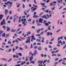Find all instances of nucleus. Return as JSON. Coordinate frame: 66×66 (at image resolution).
Wrapping results in <instances>:
<instances>
[{
	"label": "nucleus",
	"mask_w": 66,
	"mask_h": 66,
	"mask_svg": "<svg viewBox=\"0 0 66 66\" xmlns=\"http://www.w3.org/2000/svg\"><path fill=\"white\" fill-rule=\"evenodd\" d=\"M61 40H58L57 41V44L58 45H60V44L61 43V45H64L65 44V41H63V42L61 41Z\"/></svg>",
	"instance_id": "obj_1"
},
{
	"label": "nucleus",
	"mask_w": 66,
	"mask_h": 66,
	"mask_svg": "<svg viewBox=\"0 0 66 66\" xmlns=\"http://www.w3.org/2000/svg\"><path fill=\"white\" fill-rule=\"evenodd\" d=\"M5 20L4 19H3V21L1 23V26H2L4 24H5L6 22Z\"/></svg>",
	"instance_id": "obj_2"
},
{
	"label": "nucleus",
	"mask_w": 66,
	"mask_h": 66,
	"mask_svg": "<svg viewBox=\"0 0 66 66\" xmlns=\"http://www.w3.org/2000/svg\"><path fill=\"white\" fill-rule=\"evenodd\" d=\"M12 4H13V3L10 2V4L8 5V6L9 7V9H10V8H11L12 7Z\"/></svg>",
	"instance_id": "obj_3"
},
{
	"label": "nucleus",
	"mask_w": 66,
	"mask_h": 66,
	"mask_svg": "<svg viewBox=\"0 0 66 66\" xmlns=\"http://www.w3.org/2000/svg\"><path fill=\"white\" fill-rule=\"evenodd\" d=\"M32 38H31V42H32L33 41V40H36V39L35 37H34V35H33L32 36Z\"/></svg>",
	"instance_id": "obj_4"
},
{
	"label": "nucleus",
	"mask_w": 66,
	"mask_h": 66,
	"mask_svg": "<svg viewBox=\"0 0 66 66\" xmlns=\"http://www.w3.org/2000/svg\"><path fill=\"white\" fill-rule=\"evenodd\" d=\"M39 23H43V20H44L43 19L40 18L39 19Z\"/></svg>",
	"instance_id": "obj_5"
},
{
	"label": "nucleus",
	"mask_w": 66,
	"mask_h": 66,
	"mask_svg": "<svg viewBox=\"0 0 66 66\" xmlns=\"http://www.w3.org/2000/svg\"><path fill=\"white\" fill-rule=\"evenodd\" d=\"M5 15H6V14H7V13H9V11L7 10L6 9H5Z\"/></svg>",
	"instance_id": "obj_6"
},
{
	"label": "nucleus",
	"mask_w": 66,
	"mask_h": 66,
	"mask_svg": "<svg viewBox=\"0 0 66 66\" xmlns=\"http://www.w3.org/2000/svg\"><path fill=\"white\" fill-rule=\"evenodd\" d=\"M30 40L31 39H27V40L26 41V43H30Z\"/></svg>",
	"instance_id": "obj_7"
},
{
	"label": "nucleus",
	"mask_w": 66,
	"mask_h": 66,
	"mask_svg": "<svg viewBox=\"0 0 66 66\" xmlns=\"http://www.w3.org/2000/svg\"><path fill=\"white\" fill-rule=\"evenodd\" d=\"M28 22H26V21H23V22H22V23L23 24H24V26H26L27 25V24L26 23H27Z\"/></svg>",
	"instance_id": "obj_8"
},
{
	"label": "nucleus",
	"mask_w": 66,
	"mask_h": 66,
	"mask_svg": "<svg viewBox=\"0 0 66 66\" xmlns=\"http://www.w3.org/2000/svg\"><path fill=\"white\" fill-rule=\"evenodd\" d=\"M43 62V60H42L41 61L39 60L38 61V63L39 64H41Z\"/></svg>",
	"instance_id": "obj_9"
},
{
	"label": "nucleus",
	"mask_w": 66,
	"mask_h": 66,
	"mask_svg": "<svg viewBox=\"0 0 66 66\" xmlns=\"http://www.w3.org/2000/svg\"><path fill=\"white\" fill-rule=\"evenodd\" d=\"M15 31H16V29L13 30L12 29L10 30V32H15Z\"/></svg>",
	"instance_id": "obj_10"
},
{
	"label": "nucleus",
	"mask_w": 66,
	"mask_h": 66,
	"mask_svg": "<svg viewBox=\"0 0 66 66\" xmlns=\"http://www.w3.org/2000/svg\"><path fill=\"white\" fill-rule=\"evenodd\" d=\"M6 29H7V31H9V30H10V28L9 27L7 26L6 27Z\"/></svg>",
	"instance_id": "obj_11"
},
{
	"label": "nucleus",
	"mask_w": 66,
	"mask_h": 66,
	"mask_svg": "<svg viewBox=\"0 0 66 66\" xmlns=\"http://www.w3.org/2000/svg\"><path fill=\"white\" fill-rule=\"evenodd\" d=\"M26 62L25 61H24V62H22L21 63L20 65H22L23 64H25V63Z\"/></svg>",
	"instance_id": "obj_12"
},
{
	"label": "nucleus",
	"mask_w": 66,
	"mask_h": 66,
	"mask_svg": "<svg viewBox=\"0 0 66 66\" xmlns=\"http://www.w3.org/2000/svg\"><path fill=\"white\" fill-rule=\"evenodd\" d=\"M2 18H3V15H0V20H2Z\"/></svg>",
	"instance_id": "obj_13"
},
{
	"label": "nucleus",
	"mask_w": 66,
	"mask_h": 66,
	"mask_svg": "<svg viewBox=\"0 0 66 66\" xmlns=\"http://www.w3.org/2000/svg\"><path fill=\"white\" fill-rule=\"evenodd\" d=\"M37 51L36 50H35V52H34V55H36V54H37Z\"/></svg>",
	"instance_id": "obj_14"
},
{
	"label": "nucleus",
	"mask_w": 66,
	"mask_h": 66,
	"mask_svg": "<svg viewBox=\"0 0 66 66\" xmlns=\"http://www.w3.org/2000/svg\"><path fill=\"white\" fill-rule=\"evenodd\" d=\"M40 31V29H38V30H37L36 31L37 33H39Z\"/></svg>",
	"instance_id": "obj_15"
},
{
	"label": "nucleus",
	"mask_w": 66,
	"mask_h": 66,
	"mask_svg": "<svg viewBox=\"0 0 66 66\" xmlns=\"http://www.w3.org/2000/svg\"><path fill=\"white\" fill-rule=\"evenodd\" d=\"M21 16H20L19 17V23L21 22Z\"/></svg>",
	"instance_id": "obj_16"
},
{
	"label": "nucleus",
	"mask_w": 66,
	"mask_h": 66,
	"mask_svg": "<svg viewBox=\"0 0 66 66\" xmlns=\"http://www.w3.org/2000/svg\"><path fill=\"white\" fill-rule=\"evenodd\" d=\"M38 50H42V47L40 46H39L38 48Z\"/></svg>",
	"instance_id": "obj_17"
},
{
	"label": "nucleus",
	"mask_w": 66,
	"mask_h": 66,
	"mask_svg": "<svg viewBox=\"0 0 66 66\" xmlns=\"http://www.w3.org/2000/svg\"><path fill=\"white\" fill-rule=\"evenodd\" d=\"M1 60H3V61H7V59H6L5 58H2L1 59Z\"/></svg>",
	"instance_id": "obj_18"
},
{
	"label": "nucleus",
	"mask_w": 66,
	"mask_h": 66,
	"mask_svg": "<svg viewBox=\"0 0 66 66\" xmlns=\"http://www.w3.org/2000/svg\"><path fill=\"white\" fill-rule=\"evenodd\" d=\"M33 59V57H31L30 59V61H31Z\"/></svg>",
	"instance_id": "obj_19"
},
{
	"label": "nucleus",
	"mask_w": 66,
	"mask_h": 66,
	"mask_svg": "<svg viewBox=\"0 0 66 66\" xmlns=\"http://www.w3.org/2000/svg\"><path fill=\"white\" fill-rule=\"evenodd\" d=\"M2 36L3 37H5V34L4 33H3L2 35Z\"/></svg>",
	"instance_id": "obj_20"
},
{
	"label": "nucleus",
	"mask_w": 66,
	"mask_h": 66,
	"mask_svg": "<svg viewBox=\"0 0 66 66\" xmlns=\"http://www.w3.org/2000/svg\"><path fill=\"white\" fill-rule=\"evenodd\" d=\"M50 26H49L48 27V30H51V28Z\"/></svg>",
	"instance_id": "obj_21"
},
{
	"label": "nucleus",
	"mask_w": 66,
	"mask_h": 66,
	"mask_svg": "<svg viewBox=\"0 0 66 66\" xmlns=\"http://www.w3.org/2000/svg\"><path fill=\"white\" fill-rule=\"evenodd\" d=\"M66 47V44H65L64 46L63 47V48H62V49H65V48Z\"/></svg>",
	"instance_id": "obj_22"
},
{
	"label": "nucleus",
	"mask_w": 66,
	"mask_h": 66,
	"mask_svg": "<svg viewBox=\"0 0 66 66\" xmlns=\"http://www.w3.org/2000/svg\"><path fill=\"white\" fill-rule=\"evenodd\" d=\"M44 12H46V13H48V12H49V10H44Z\"/></svg>",
	"instance_id": "obj_23"
},
{
	"label": "nucleus",
	"mask_w": 66,
	"mask_h": 66,
	"mask_svg": "<svg viewBox=\"0 0 66 66\" xmlns=\"http://www.w3.org/2000/svg\"><path fill=\"white\" fill-rule=\"evenodd\" d=\"M35 18H37V17H38V15H33V18H35Z\"/></svg>",
	"instance_id": "obj_24"
},
{
	"label": "nucleus",
	"mask_w": 66,
	"mask_h": 66,
	"mask_svg": "<svg viewBox=\"0 0 66 66\" xmlns=\"http://www.w3.org/2000/svg\"><path fill=\"white\" fill-rule=\"evenodd\" d=\"M62 56V54H58L57 55V56L58 57H60Z\"/></svg>",
	"instance_id": "obj_25"
},
{
	"label": "nucleus",
	"mask_w": 66,
	"mask_h": 66,
	"mask_svg": "<svg viewBox=\"0 0 66 66\" xmlns=\"http://www.w3.org/2000/svg\"><path fill=\"white\" fill-rule=\"evenodd\" d=\"M19 49L20 50H22L23 49V48L21 47H19Z\"/></svg>",
	"instance_id": "obj_26"
},
{
	"label": "nucleus",
	"mask_w": 66,
	"mask_h": 66,
	"mask_svg": "<svg viewBox=\"0 0 66 66\" xmlns=\"http://www.w3.org/2000/svg\"><path fill=\"white\" fill-rule=\"evenodd\" d=\"M19 55H20V56H21L22 55V54L20 53H19Z\"/></svg>",
	"instance_id": "obj_27"
},
{
	"label": "nucleus",
	"mask_w": 66,
	"mask_h": 66,
	"mask_svg": "<svg viewBox=\"0 0 66 66\" xmlns=\"http://www.w3.org/2000/svg\"><path fill=\"white\" fill-rule=\"evenodd\" d=\"M30 63H32L33 64H34L35 63V61H32L30 62Z\"/></svg>",
	"instance_id": "obj_28"
},
{
	"label": "nucleus",
	"mask_w": 66,
	"mask_h": 66,
	"mask_svg": "<svg viewBox=\"0 0 66 66\" xmlns=\"http://www.w3.org/2000/svg\"><path fill=\"white\" fill-rule=\"evenodd\" d=\"M14 66H20V64H15L14 65Z\"/></svg>",
	"instance_id": "obj_29"
},
{
	"label": "nucleus",
	"mask_w": 66,
	"mask_h": 66,
	"mask_svg": "<svg viewBox=\"0 0 66 66\" xmlns=\"http://www.w3.org/2000/svg\"><path fill=\"white\" fill-rule=\"evenodd\" d=\"M9 35H10V34H8L6 35V36L8 37L9 36Z\"/></svg>",
	"instance_id": "obj_30"
},
{
	"label": "nucleus",
	"mask_w": 66,
	"mask_h": 66,
	"mask_svg": "<svg viewBox=\"0 0 66 66\" xmlns=\"http://www.w3.org/2000/svg\"><path fill=\"white\" fill-rule=\"evenodd\" d=\"M23 48H25L26 49H28V47L27 45H25V46L23 47Z\"/></svg>",
	"instance_id": "obj_31"
},
{
	"label": "nucleus",
	"mask_w": 66,
	"mask_h": 66,
	"mask_svg": "<svg viewBox=\"0 0 66 66\" xmlns=\"http://www.w3.org/2000/svg\"><path fill=\"white\" fill-rule=\"evenodd\" d=\"M49 43V40H47L46 42V44H48Z\"/></svg>",
	"instance_id": "obj_32"
},
{
	"label": "nucleus",
	"mask_w": 66,
	"mask_h": 66,
	"mask_svg": "<svg viewBox=\"0 0 66 66\" xmlns=\"http://www.w3.org/2000/svg\"><path fill=\"white\" fill-rule=\"evenodd\" d=\"M46 16V15H44L43 16H42L41 17H42V18H44L45 19Z\"/></svg>",
	"instance_id": "obj_33"
},
{
	"label": "nucleus",
	"mask_w": 66,
	"mask_h": 66,
	"mask_svg": "<svg viewBox=\"0 0 66 66\" xmlns=\"http://www.w3.org/2000/svg\"><path fill=\"white\" fill-rule=\"evenodd\" d=\"M28 56L26 57V61H28Z\"/></svg>",
	"instance_id": "obj_34"
},
{
	"label": "nucleus",
	"mask_w": 66,
	"mask_h": 66,
	"mask_svg": "<svg viewBox=\"0 0 66 66\" xmlns=\"http://www.w3.org/2000/svg\"><path fill=\"white\" fill-rule=\"evenodd\" d=\"M8 44H12V42L10 41H9L8 42Z\"/></svg>",
	"instance_id": "obj_35"
},
{
	"label": "nucleus",
	"mask_w": 66,
	"mask_h": 66,
	"mask_svg": "<svg viewBox=\"0 0 66 66\" xmlns=\"http://www.w3.org/2000/svg\"><path fill=\"white\" fill-rule=\"evenodd\" d=\"M15 50H16V49L14 48H12V50L13 52H14V51H15Z\"/></svg>",
	"instance_id": "obj_36"
},
{
	"label": "nucleus",
	"mask_w": 66,
	"mask_h": 66,
	"mask_svg": "<svg viewBox=\"0 0 66 66\" xmlns=\"http://www.w3.org/2000/svg\"><path fill=\"white\" fill-rule=\"evenodd\" d=\"M41 4L42 5L44 6V5H45V4L43 3H41Z\"/></svg>",
	"instance_id": "obj_37"
},
{
	"label": "nucleus",
	"mask_w": 66,
	"mask_h": 66,
	"mask_svg": "<svg viewBox=\"0 0 66 66\" xmlns=\"http://www.w3.org/2000/svg\"><path fill=\"white\" fill-rule=\"evenodd\" d=\"M44 24H45V26H48V25H49V24H48V23H45Z\"/></svg>",
	"instance_id": "obj_38"
},
{
	"label": "nucleus",
	"mask_w": 66,
	"mask_h": 66,
	"mask_svg": "<svg viewBox=\"0 0 66 66\" xmlns=\"http://www.w3.org/2000/svg\"><path fill=\"white\" fill-rule=\"evenodd\" d=\"M47 22V21H46V20H44L43 22L44 23V24H45V23H46Z\"/></svg>",
	"instance_id": "obj_39"
},
{
	"label": "nucleus",
	"mask_w": 66,
	"mask_h": 66,
	"mask_svg": "<svg viewBox=\"0 0 66 66\" xmlns=\"http://www.w3.org/2000/svg\"><path fill=\"white\" fill-rule=\"evenodd\" d=\"M38 42H41V41L39 39H37L36 40Z\"/></svg>",
	"instance_id": "obj_40"
},
{
	"label": "nucleus",
	"mask_w": 66,
	"mask_h": 66,
	"mask_svg": "<svg viewBox=\"0 0 66 66\" xmlns=\"http://www.w3.org/2000/svg\"><path fill=\"white\" fill-rule=\"evenodd\" d=\"M50 33V32L46 33V34H47V36H49Z\"/></svg>",
	"instance_id": "obj_41"
},
{
	"label": "nucleus",
	"mask_w": 66,
	"mask_h": 66,
	"mask_svg": "<svg viewBox=\"0 0 66 66\" xmlns=\"http://www.w3.org/2000/svg\"><path fill=\"white\" fill-rule=\"evenodd\" d=\"M12 58H11L10 59V60H8L7 61L8 62H10V61H12Z\"/></svg>",
	"instance_id": "obj_42"
},
{
	"label": "nucleus",
	"mask_w": 66,
	"mask_h": 66,
	"mask_svg": "<svg viewBox=\"0 0 66 66\" xmlns=\"http://www.w3.org/2000/svg\"><path fill=\"white\" fill-rule=\"evenodd\" d=\"M20 30V28L18 29L17 30H16V32Z\"/></svg>",
	"instance_id": "obj_43"
},
{
	"label": "nucleus",
	"mask_w": 66,
	"mask_h": 66,
	"mask_svg": "<svg viewBox=\"0 0 66 66\" xmlns=\"http://www.w3.org/2000/svg\"><path fill=\"white\" fill-rule=\"evenodd\" d=\"M21 62V61H18L17 63V64H18L19 63H20Z\"/></svg>",
	"instance_id": "obj_44"
},
{
	"label": "nucleus",
	"mask_w": 66,
	"mask_h": 66,
	"mask_svg": "<svg viewBox=\"0 0 66 66\" xmlns=\"http://www.w3.org/2000/svg\"><path fill=\"white\" fill-rule=\"evenodd\" d=\"M51 9L52 10H54L55 9V7H54L53 8H51Z\"/></svg>",
	"instance_id": "obj_45"
},
{
	"label": "nucleus",
	"mask_w": 66,
	"mask_h": 66,
	"mask_svg": "<svg viewBox=\"0 0 66 66\" xmlns=\"http://www.w3.org/2000/svg\"><path fill=\"white\" fill-rule=\"evenodd\" d=\"M13 21L14 22H16V18H14L13 19Z\"/></svg>",
	"instance_id": "obj_46"
},
{
	"label": "nucleus",
	"mask_w": 66,
	"mask_h": 66,
	"mask_svg": "<svg viewBox=\"0 0 66 66\" xmlns=\"http://www.w3.org/2000/svg\"><path fill=\"white\" fill-rule=\"evenodd\" d=\"M43 33H44V31H42L41 33H40V35H43Z\"/></svg>",
	"instance_id": "obj_47"
},
{
	"label": "nucleus",
	"mask_w": 66,
	"mask_h": 66,
	"mask_svg": "<svg viewBox=\"0 0 66 66\" xmlns=\"http://www.w3.org/2000/svg\"><path fill=\"white\" fill-rule=\"evenodd\" d=\"M5 47L6 48H9V47H10V46L8 45H7L5 46Z\"/></svg>",
	"instance_id": "obj_48"
},
{
	"label": "nucleus",
	"mask_w": 66,
	"mask_h": 66,
	"mask_svg": "<svg viewBox=\"0 0 66 66\" xmlns=\"http://www.w3.org/2000/svg\"><path fill=\"white\" fill-rule=\"evenodd\" d=\"M20 6V4H19L17 6V7H19Z\"/></svg>",
	"instance_id": "obj_49"
},
{
	"label": "nucleus",
	"mask_w": 66,
	"mask_h": 66,
	"mask_svg": "<svg viewBox=\"0 0 66 66\" xmlns=\"http://www.w3.org/2000/svg\"><path fill=\"white\" fill-rule=\"evenodd\" d=\"M9 16H7L6 19V20H8V19H9Z\"/></svg>",
	"instance_id": "obj_50"
},
{
	"label": "nucleus",
	"mask_w": 66,
	"mask_h": 66,
	"mask_svg": "<svg viewBox=\"0 0 66 66\" xmlns=\"http://www.w3.org/2000/svg\"><path fill=\"white\" fill-rule=\"evenodd\" d=\"M36 36H40V35L39 34H38L36 35Z\"/></svg>",
	"instance_id": "obj_51"
},
{
	"label": "nucleus",
	"mask_w": 66,
	"mask_h": 66,
	"mask_svg": "<svg viewBox=\"0 0 66 66\" xmlns=\"http://www.w3.org/2000/svg\"><path fill=\"white\" fill-rule=\"evenodd\" d=\"M37 45H41V44L40 43H37Z\"/></svg>",
	"instance_id": "obj_52"
},
{
	"label": "nucleus",
	"mask_w": 66,
	"mask_h": 66,
	"mask_svg": "<svg viewBox=\"0 0 66 66\" xmlns=\"http://www.w3.org/2000/svg\"><path fill=\"white\" fill-rule=\"evenodd\" d=\"M36 14H37V13H36V12H34V15H36Z\"/></svg>",
	"instance_id": "obj_53"
},
{
	"label": "nucleus",
	"mask_w": 66,
	"mask_h": 66,
	"mask_svg": "<svg viewBox=\"0 0 66 66\" xmlns=\"http://www.w3.org/2000/svg\"><path fill=\"white\" fill-rule=\"evenodd\" d=\"M9 13L10 14H12V11L10 10V11L9 12Z\"/></svg>",
	"instance_id": "obj_54"
},
{
	"label": "nucleus",
	"mask_w": 66,
	"mask_h": 66,
	"mask_svg": "<svg viewBox=\"0 0 66 66\" xmlns=\"http://www.w3.org/2000/svg\"><path fill=\"white\" fill-rule=\"evenodd\" d=\"M3 28L5 30V26H3Z\"/></svg>",
	"instance_id": "obj_55"
},
{
	"label": "nucleus",
	"mask_w": 66,
	"mask_h": 66,
	"mask_svg": "<svg viewBox=\"0 0 66 66\" xmlns=\"http://www.w3.org/2000/svg\"><path fill=\"white\" fill-rule=\"evenodd\" d=\"M53 5V4L52 3H50V6H51L52 5Z\"/></svg>",
	"instance_id": "obj_56"
},
{
	"label": "nucleus",
	"mask_w": 66,
	"mask_h": 66,
	"mask_svg": "<svg viewBox=\"0 0 66 66\" xmlns=\"http://www.w3.org/2000/svg\"><path fill=\"white\" fill-rule=\"evenodd\" d=\"M47 60H44L43 61L44 63H46V62H47Z\"/></svg>",
	"instance_id": "obj_57"
},
{
	"label": "nucleus",
	"mask_w": 66,
	"mask_h": 66,
	"mask_svg": "<svg viewBox=\"0 0 66 66\" xmlns=\"http://www.w3.org/2000/svg\"><path fill=\"white\" fill-rule=\"evenodd\" d=\"M37 46H36L34 47V49H37Z\"/></svg>",
	"instance_id": "obj_58"
},
{
	"label": "nucleus",
	"mask_w": 66,
	"mask_h": 66,
	"mask_svg": "<svg viewBox=\"0 0 66 66\" xmlns=\"http://www.w3.org/2000/svg\"><path fill=\"white\" fill-rule=\"evenodd\" d=\"M29 11H30V9H28V10L27 11V13H29Z\"/></svg>",
	"instance_id": "obj_59"
},
{
	"label": "nucleus",
	"mask_w": 66,
	"mask_h": 66,
	"mask_svg": "<svg viewBox=\"0 0 66 66\" xmlns=\"http://www.w3.org/2000/svg\"><path fill=\"white\" fill-rule=\"evenodd\" d=\"M50 2V1L49 0H46V2L47 3H48V2Z\"/></svg>",
	"instance_id": "obj_60"
},
{
	"label": "nucleus",
	"mask_w": 66,
	"mask_h": 66,
	"mask_svg": "<svg viewBox=\"0 0 66 66\" xmlns=\"http://www.w3.org/2000/svg\"><path fill=\"white\" fill-rule=\"evenodd\" d=\"M47 63H50V60H48Z\"/></svg>",
	"instance_id": "obj_61"
},
{
	"label": "nucleus",
	"mask_w": 66,
	"mask_h": 66,
	"mask_svg": "<svg viewBox=\"0 0 66 66\" xmlns=\"http://www.w3.org/2000/svg\"><path fill=\"white\" fill-rule=\"evenodd\" d=\"M28 21H29V22H30V21H31V19H29V20H28Z\"/></svg>",
	"instance_id": "obj_62"
},
{
	"label": "nucleus",
	"mask_w": 66,
	"mask_h": 66,
	"mask_svg": "<svg viewBox=\"0 0 66 66\" xmlns=\"http://www.w3.org/2000/svg\"><path fill=\"white\" fill-rule=\"evenodd\" d=\"M13 57L14 58H16V55H14L13 56Z\"/></svg>",
	"instance_id": "obj_63"
},
{
	"label": "nucleus",
	"mask_w": 66,
	"mask_h": 66,
	"mask_svg": "<svg viewBox=\"0 0 66 66\" xmlns=\"http://www.w3.org/2000/svg\"><path fill=\"white\" fill-rule=\"evenodd\" d=\"M16 58H18L19 57V56L18 55H16Z\"/></svg>",
	"instance_id": "obj_64"
}]
</instances>
